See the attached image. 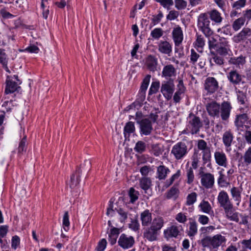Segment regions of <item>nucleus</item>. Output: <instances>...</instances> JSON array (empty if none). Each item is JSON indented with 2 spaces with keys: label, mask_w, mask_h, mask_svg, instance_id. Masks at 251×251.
I'll use <instances>...</instances> for the list:
<instances>
[{
  "label": "nucleus",
  "mask_w": 251,
  "mask_h": 251,
  "mask_svg": "<svg viewBox=\"0 0 251 251\" xmlns=\"http://www.w3.org/2000/svg\"><path fill=\"white\" fill-rule=\"evenodd\" d=\"M140 186L144 190L145 193H148V191L151 186V181L149 177H143L140 180Z\"/></svg>",
  "instance_id": "nucleus-36"
},
{
  "label": "nucleus",
  "mask_w": 251,
  "mask_h": 251,
  "mask_svg": "<svg viewBox=\"0 0 251 251\" xmlns=\"http://www.w3.org/2000/svg\"><path fill=\"white\" fill-rule=\"evenodd\" d=\"M163 151L162 147L159 144H153L151 145V152L155 156H159L162 154Z\"/></svg>",
  "instance_id": "nucleus-45"
},
{
  "label": "nucleus",
  "mask_w": 251,
  "mask_h": 251,
  "mask_svg": "<svg viewBox=\"0 0 251 251\" xmlns=\"http://www.w3.org/2000/svg\"><path fill=\"white\" fill-rule=\"evenodd\" d=\"M245 20L243 17H240L235 20L232 25L234 30L237 31L244 25Z\"/></svg>",
  "instance_id": "nucleus-41"
},
{
  "label": "nucleus",
  "mask_w": 251,
  "mask_h": 251,
  "mask_svg": "<svg viewBox=\"0 0 251 251\" xmlns=\"http://www.w3.org/2000/svg\"><path fill=\"white\" fill-rule=\"evenodd\" d=\"M134 239L131 236L125 233L122 234L118 241V245L124 249H127L132 247L134 244Z\"/></svg>",
  "instance_id": "nucleus-11"
},
{
  "label": "nucleus",
  "mask_w": 251,
  "mask_h": 251,
  "mask_svg": "<svg viewBox=\"0 0 251 251\" xmlns=\"http://www.w3.org/2000/svg\"><path fill=\"white\" fill-rule=\"evenodd\" d=\"M139 195V192L131 187L128 191V196L130 198V202L134 203L138 199Z\"/></svg>",
  "instance_id": "nucleus-40"
},
{
  "label": "nucleus",
  "mask_w": 251,
  "mask_h": 251,
  "mask_svg": "<svg viewBox=\"0 0 251 251\" xmlns=\"http://www.w3.org/2000/svg\"><path fill=\"white\" fill-rule=\"evenodd\" d=\"M7 60V55L4 50L0 49V63L7 69H8Z\"/></svg>",
  "instance_id": "nucleus-47"
},
{
  "label": "nucleus",
  "mask_w": 251,
  "mask_h": 251,
  "mask_svg": "<svg viewBox=\"0 0 251 251\" xmlns=\"http://www.w3.org/2000/svg\"><path fill=\"white\" fill-rule=\"evenodd\" d=\"M140 133L142 135H149L153 130L152 122L148 118H144L139 124Z\"/></svg>",
  "instance_id": "nucleus-8"
},
{
  "label": "nucleus",
  "mask_w": 251,
  "mask_h": 251,
  "mask_svg": "<svg viewBox=\"0 0 251 251\" xmlns=\"http://www.w3.org/2000/svg\"><path fill=\"white\" fill-rule=\"evenodd\" d=\"M246 4V0H238L231 3V6L233 9L239 10L244 7Z\"/></svg>",
  "instance_id": "nucleus-49"
},
{
  "label": "nucleus",
  "mask_w": 251,
  "mask_h": 251,
  "mask_svg": "<svg viewBox=\"0 0 251 251\" xmlns=\"http://www.w3.org/2000/svg\"><path fill=\"white\" fill-rule=\"evenodd\" d=\"M179 192L178 189L175 186H173L167 193V198L171 199L176 196Z\"/></svg>",
  "instance_id": "nucleus-53"
},
{
  "label": "nucleus",
  "mask_w": 251,
  "mask_h": 251,
  "mask_svg": "<svg viewBox=\"0 0 251 251\" xmlns=\"http://www.w3.org/2000/svg\"><path fill=\"white\" fill-rule=\"evenodd\" d=\"M188 152V149L186 144L184 142H179L173 146L171 153L176 160H179L182 159Z\"/></svg>",
  "instance_id": "nucleus-3"
},
{
  "label": "nucleus",
  "mask_w": 251,
  "mask_h": 251,
  "mask_svg": "<svg viewBox=\"0 0 251 251\" xmlns=\"http://www.w3.org/2000/svg\"><path fill=\"white\" fill-rule=\"evenodd\" d=\"M146 65L148 69L152 72L157 71L158 65L157 59L154 56L150 55L146 59Z\"/></svg>",
  "instance_id": "nucleus-26"
},
{
  "label": "nucleus",
  "mask_w": 251,
  "mask_h": 251,
  "mask_svg": "<svg viewBox=\"0 0 251 251\" xmlns=\"http://www.w3.org/2000/svg\"><path fill=\"white\" fill-rule=\"evenodd\" d=\"M158 50L161 53L170 56L172 52V46L167 41H160L158 45Z\"/></svg>",
  "instance_id": "nucleus-19"
},
{
  "label": "nucleus",
  "mask_w": 251,
  "mask_h": 251,
  "mask_svg": "<svg viewBox=\"0 0 251 251\" xmlns=\"http://www.w3.org/2000/svg\"><path fill=\"white\" fill-rule=\"evenodd\" d=\"M169 168L164 165H160L157 168V178L160 179H165L167 176V174L170 172Z\"/></svg>",
  "instance_id": "nucleus-33"
},
{
  "label": "nucleus",
  "mask_w": 251,
  "mask_h": 251,
  "mask_svg": "<svg viewBox=\"0 0 251 251\" xmlns=\"http://www.w3.org/2000/svg\"><path fill=\"white\" fill-rule=\"evenodd\" d=\"M81 170L78 169L76 170L75 174L72 175L71 177L70 186L71 188H75L79 183Z\"/></svg>",
  "instance_id": "nucleus-31"
},
{
  "label": "nucleus",
  "mask_w": 251,
  "mask_h": 251,
  "mask_svg": "<svg viewBox=\"0 0 251 251\" xmlns=\"http://www.w3.org/2000/svg\"><path fill=\"white\" fill-rule=\"evenodd\" d=\"M232 109L230 102L224 101L220 105V116L223 121L227 123L228 122Z\"/></svg>",
  "instance_id": "nucleus-9"
},
{
  "label": "nucleus",
  "mask_w": 251,
  "mask_h": 251,
  "mask_svg": "<svg viewBox=\"0 0 251 251\" xmlns=\"http://www.w3.org/2000/svg\"><path fill=\"white\" fill-rule=\"evenodd\" d=\"M107 244V241L105 239H101L98 243L96 247L97 251H103L105 249Z\"/></svg>",
  "instance_id": "nucleus-63"
},
{
  "label": "nucleus",
  "mask_w": 251,
  "mask_h": 251,
  "mask_svg": "<svg viewBox=\"0 0 251 251\" xmlns=\"http://www.w3.org/2000/svg\"><path fill=\"white\" fill-rule=\"evenodd\" d=\"M189 125L192 134H197L202 126V123L199 117L196 116L192 113L189 116Z\"/></svg>",
  "instance_id": "nucleus-10"
},
{
  "label": "nucleus",
  "mask_w": 251,
  "mask_h": 251,
  "mask_svg": "<svg viewBox=\"0 0 251 251\" xmlns=\"http://www.w3.org/2000/svg\"><path fill=\"white\" fill-rule=\"evenodd\" d=\"M227 77L229 82L234 85L239 84L242 80V75L236 70H231L228 73Z\"/></svg>",
  "instance_id": "nucleus-17"
},
{
  "label": "nucleus",
  "mask_w": 251,
  "mask_h": 251,
  "mask_svg": "<svg viewBox=\"0 0 251 251\" xmlns=\"http://www.w3.org/2000/svg\"><path fill=\"white\" fill-rule=\"evenodd\" d=\"M175 7L178 10L185 9L187 6V2L184 0H175Z\"/></svg>",
  "instance_id": "nucleus-54"
},
{
  "label": "nucleus",
  "mask_w": 251,
  "mask_h": 251,
  "mask_svg": "<svg viewBox=\"0 0 251 251\" xmlns=\"http://www.w3.org/2000/svg\"><path fill=\"white\" fill-rule=\"evenodd\" d=\"M196 46L201 49L205 45V41L203 37L201 35H198L195 43Z\"/></svg>",
  "instance_id": "nucleus-60"
},
{
  "label": "nucleus",
  "mask_w": 251,
  "mask_h": 251,
  "mask_svg": "<svg viewBox=\"0 0 251 251\" xmlns=\"http://www.w3.org/2000/svg\"><path fill=\"white\" fill-rule=\"evenodd\" d=\"M219 83L214 77H208L204 83V88L208 94H212L218 91Z\"/></svg>",
  "instance_id": "nucleus-7"
},
{
  "label": "nucleus",
  "mask_w": 251,
  "mask_h": 251,
  "mask_svg": "<svg viewBox=\"0 0 251 251\" xmlns=\"http://www.w3.org/2000/svg\"><path fill=\"white\" fill-rule=\"evenodd\" d=\"M91 163L89 160H85L84 163L81 165L79 168L81 171L88 172L91 169Z\"/></svg>",
  "instance_id": "nucleus-59"
},
{
  "label": "nucleus",
  "mask_w": 251,
  "mask_h": 251,
  "mask_svg": "<svg viewBox=\"0 0 251 251\" xmlns=\"http://www.w3.org/2000/svg\"><path fill=\"white\" fill-rule=\"evenodd\" d=\"M174 90L175 85L173 79H170L169 80L162 82L161 92L167 100L171 99Z\"/></svg>",
  "instance_id": "nucleus-4"
},
{
  "label": "nucleus",
  "mask_w": 251,
  "mask_h": 251,
  "mask_svg": "<svg viewBox=\"0 0 251 251\" xmlns=\"http://www.w3.org/2000/svg\"><path fill=\"white\" fill-rule=\"evenodd\" d=\"M208 46L210 50L216 49L218 44L217 40L213 37H208Z\"/></svg>",
  "instance_id": "nucleus-55"
},
{
  "label": "nucleus",
  "mask_w": 251,
  "mask_h": 251,
  "mask_svg": "<svg viewBox=\"0 0 251 251\" xmlns=\"http://www.w3.org/2000/svg\"><path fill=\"white\" fill-rule=\"evenodd\" d=\"M146 145L145 142L142 141H138L134 147V151L138 152L141 153L146 151Z\"/></svg>",
  "instance_id": "nucleus-44"
},
{
  "label": "nucleus",
  "mask_w": 251,
  "mask_h": 251,
  "mask_svg": "<svg viewBox=\"0 0 251 251\" xmlns=\"http://www.w3.org/2000/svg\"><path fill=\"white\" fill-rule=\"evenodd\" d=\"M164 33L163 30L161 28H155L151 31V35L154 39H159Z\"/></svg>",
  "instance_id": "nucleus-46"
},
{
  "label": "nucleus",
  "mask_w": 251,
  "mask_h": 251,
  "mask_svg": "<svg viewBox=\"0 0 251 251\" xmlns=\"http://www.w3.org/2000/svg\"><path fill=\"white\" fill-rule=\"evenodd\" d=\"M200 57L194 49L191 50L190 61L193 64H195Z\"/></svg>",
  "instance_id": "nucleus-57"
},
{
  "label": "nucleus",
  "mask_w": 251,
  "mask_h": 251,
  "mask_svg": "<svg viewBox=\"0 0 251 251\" xmlns=\"http://www.w3.org/2000/svg\"><path fill=\"white\" fill-rule=\"evenodd\" d=\"M210 21L205 13L201 14L198 18V27L206 37L211 36L213 31L210 27Z\"/></svg>",
  "instance_id": "nucleus-2"
},
{
  "label": "nucleus",
  "mask_w": 251,
  "mask_h": 251,
  "mask_svg": "<svg viewBox=\"0 0 251 251\" xmlns=\"http://www.w3.org/2000/svg\"><path fill=\"white\" fill-rule=\"evenodd\" d=\"M206 14L208 18H209L212 22L215 25H220L223 20V18L221 14L217 9H212L208 11Z\"/></svg>",
  "instance_id": "nucleus-18"
},
{
  "label": "nucleus",
  "mask_w": 251,
  "mask_h": 251,
  "mask_svg": "<svg viewBox=\"0 0 251 251\" xmlns=\"http://www.w3.org/2000/svg\"><path fill=\"white\" fill-rule=\"evenodd\" d=\"M0 15L4 19H11L14 17L13 15L8 12L5 8L0 10Z\"/></svg>",
  "instance_id": "nucleus-61"
},
{
  "label": "nucleus",
  "mask_w": 251,
  "mask_h": 251,
  "mask_svg": "<svg viewBox=\"0 0 251 251\" xmlns=\"http://www.w3.org/2000/svg\"><path fill=\"white\" fill-rule=\"evenodd\" d=\"M141 220L143 226H148L152 221L151 213L149 210H146L141 213Z\"/></svg>",
  "instance_id": "nucleus-28"
},
{
  "label": "nucleus",
  "mask_w": 251,
  "mask_h": 251,
  "mask_svg": "<svg viewBox=\"0 0 251 251\" xmlns=\"http://www.w3.org/2000/svg\"><path fill=\"white\" fill-rule=\"evenodd\" d=\"M233 139V135L230 130L225 131L223 135V142L225 147L228 149L231 146Z\"/></svg>",
  "instance_id": "nucleus-29"
},
{
  "label": "nucleus",
  "mask_w": 251,
  "mask_h": 251,
  "mask_svg": "<svg viewBox=\"0 0 251 251\" xmlns=\"http://www.w3.org/2000/svg\"><path fill=\"white\" fill-rule=\"evenodd\" d=\"M244 162L246 165L251 164V147H250L245 152L243 156Z\"/></svg>",
  "instance_id": "nucleus-51"
},
{
  "label": "nucleus",
  "mask_w": 251,
  "mask_h": 251,
  "mask_svg": "<svg viewBox=\"0 0 251 251\" xmlns=\"http://www.w3.org/2000/svg\"><path fill=\"white\" fill-rule=\"evenodd\" d=\"M216 163L220 166L226 167L227 160L226 154L223 151H216L214 152Z\"/></svg>",
  "instance_id": "nucleus-21"
},
{
  "label": "nucleus",
  "mask_w": 251,
  "mask_h": 251,
  "mask_svg": "<svg viewBox=\"0 0 251 251\" xmlns=\"http://www.w3.org/2000/svg\"><path fill=\"white\" fill-rule=\"evenodd\" d=\"M217 199L220 206L223 208L232 204L227 193L224 191H222L219 193Z\"/></svg>",
  "instance_id": "nucleus-23"
},
{
  "label": "nucleus",
  "mask_w": 251,
  "mask_h": 251,
  "mask_svg": "<svg viewBox=\"0 0 251 251\" xmlns=\"http://www.w3.org/2000/svg\"><path fill=\"white\" fill-rule=\"evenodd\" d=\"M199 207L200 210L203 213L210 214L211 212L213 213L212 207L208 201L203 200L200 204Z\"/></svg>",
  "instance_id": "nucleus-37"
},
{
  "label": "nucleus",
  "mask_w": 251,
  "mask_h": 251,
  "mask_svg": "<svg viewBox=\"0 0 251 251\" xmlns=\"http://www.w3.org/2000/svg\"><path fill=\"white\" fill-rule=\"evenodd\" d=\"M245 56L240 55L239 56H232L229 58L228 64L235 66L237 68L241 69L246 62Z\"/></svg>",
  "instance_id": "nucleus-15"
},
{
  "label": "nucleus",
  "mask_w": 251,
  "mask_h": 251,
  "mask_svg": "<svg viewBox=\"0 0 251 251\" xmlns=\"http://www.w3.org/2000/svg\"><path fill=\"white\" fill-rule=\"evenodd\" d=\"M178 84L177 85V90L176 91L183 94L185 91V87L184 85L182 79H178Z\"/></svg>",
  "instance_id": "nucleus-64"
},
{
  "label": "nucleus",
  "mask_w": 251,
  "mask_h": 251,
  "mask_svg": "<svg viewBox=\"0 0 251 251\" xmlns=\"http://www.w3.org/2000/svg\"><path fill=\"white\" fill-rule=\"evenodd\" d=\"M150 226L157 232L161 229L164 225V220L162 217H158L154 218Z\"/></svg>",
  "instance_id": "nucleus-35"
},
{
  "label": "nucleus",
  "mask_w": 251,
  "mask_h": 251,
  "mask_svg": "<svg viewBox=\"0 0 251 251\" xmlns=\"http://www.w3.org/2000/svg\"><path fill=\"white\" fill-rule=\"evenodd\" d=\"M249 120V117L247 114L244 113L237 115L234 121L235 126L238 130L242 131L244 126V124Z\"/></svg>",
  "instance_id": "nucleus-16"
},
{
  "label": "nucleus",
  "mask_w": 251,
  "mask_h": 251,
  "mask_svg": "<svg viewBox=\"0 0 251 251\" xmlns=\"http://www.w3.org/2000/svg\"><path fill=\"white\" fill-rule=\"evenodd\" d=\"M199 175L201 178V185L206 188H212L214 184V175L203 171V168L201 167L199 171Z\"/></svg>",
  "instance_id": "nucleus-5"
},
{
  "label": "nucleus",
  "mask_w": 251,
  "mask_h": 251,
  "mask_svg": "<svg viewBox=\"0 0 251 251\" xmlns=\"http://www.w3.org/2000/svg\"><path fill=\"white\" fill-rule=\"evenodd\" d=\"M26 141V137L25 136L23 138L19 143L18 147V153H22L24 151H25Z\"/></svg>",
  "instance_id": "nucleus-62"
},
{
  "label": "nucleus",
  "mask_w": 251,
  "mask_h": 251,
  "mask_svg": "<svg viewBox=\"0 0 251 251\" xmlns=\"http://www.w3.org/2000/svg\"><path fill=\"white\" fill-rule=\"evenodd\" d=\"M226 241L225 236L221 234H216L213 236H205L198 241L204 249L206 248L210 250L217 249L223 243Z\"/></svg>",
  "instance_id": "nucleus-1"
},
{
  "label": "nucleus",
  "mask_w": 251,
  "mask_h": 251,
  "mask_svg": "<svg viewBox=\"0 0 251 251\" xmlns=\"http://www.w3.org/2000/svg\"><path fill=\"white\" fill-rule=\"evenodd\" d=\"M176 220L180 223L184 224L187 221V216L185 214L180 212L176 215Z\"/></svg>",
  "instance_id": "nucleus-58"
},
{
  "label": "nucleus",
  "mask_w": 251,
  "mask_h": 251,
  "mask_svg": "<svg viewBox=\"0 0 251 251\" xmlns=\"http://www.w3.org/2000/svg\"><path fill=\"white\" fill-rule=\"evenodd\" d=\"M172 37L176 47H179L183 40V34L181 28L177 25L173 28Z\"/></svg>",
  "instance_id": "nucleus-14"
},
{
  "label": "nucleus",
  "mask_w": 251,
  "mask_h": 251,
  "mask_svg": "<svg viewBox=\"0 0 251 251\" xmlns=\"http://www.w3.org/2000/svg\"><path fill=\"white\" fill-rule=\"evenodd\" d=\"M162 76L166 78H171L176 75V70L173 65L165 66L162 71Z\"/></svg>",
  "instance_id": "nucleus-27"
},
{
  "label": "nucleus",
  "mask_w": 251,
  "mask_h": 251,
  "mask_svg": "<svg viewBox=\"0 0 251 251\" xmlns=\"http://www.w3.org/2000/svg\"><path fill=\"white\" fill-rule=\"evenodd\" d=\"M151 77V75H148L143 79L138 95V99L141 101H143L145 99L146 91L148 88Z\"/></svg>",
  "instance_id": "nucleus-22"
},
{
  "label": "nucleus",
  "mask_w": 251,
  "mask_h": 251,
  "mask_svg": "<svg viewBox=\"0 0 251 251\" xmlns=\"http://www.w3.org/2000/svg\"><path fill=\"white\" fill-rule=\"evenodd\" d=\"M216 53L222 56H226L230 51L228 42L224 38H220L218 44L214 49Z\"/></svg>",
  "instance_id": "nucleus-12"
},
{
  "label": "nucleus",
  "mask_w": 251,
  "mask_h": 251,
  "mask_svg": "<svg viewBox=\"0 0 251 251\" xmlns=\"http://www.w3.org/2000/svg\"><path fill=\"white\" fill-rule=\"evenodd\" d=\"M197 196V194L194 192L189 194L186 197V205H192L196 201Z\"/></svg>",
  "instance_id": "nucleus-42"
},
{
  "label": "nucleus",
  "mask_w": 251,
  "mask_h": 251,
  "mask_svg": "<svg viewBox=\"0 0 251 251\" xmlns=\"http://www.w3.org/2000/svg\"><path fill=\"white\" fill-rule=\"evenodd\" d=\"M251 35V29L249 27H244L243 29L233 38L234 41L239 43L241 41L246 39L247 37Z\"/></svg>",
  "instance_id": "nucleus-24"
},
{
  "label": "nucleus",
  "mask_w": 251,
  "mask_h": 251,
  "mask_svg": "<svg viewBox=\"0 0 251 251\" xmlns=\"http://www.w3.org/2000/svg\"><path fill=\"white\" fill-rule=\"evenodd\" d=\"M159 86L160 83L159 81L152 82L149 90V94L151 95L153 94L156 93L158 91Z\"/></svg>",
  "instance_id": "nucleus-52"
},
{
  "label": "nucleus",
  "mask_w": 251,
  "mask_h": 251,
  "mask_svg": "<svg viewBox=\"0 0 251 251\" xmlns=\"http://www.w3.org/2000/svg\"><path fill=\"white\" fill-rule=\"evenodd\" d=\"M179 233L178 227L172 226L164 231V234L167 238L176 237Z\"/></svg>",
  "instance_id": "nucleus-34"
},
{
  "label": "nucleus",
  "mask_w": 251,
  "mask_h": 251,
  "mask_svg": "<svg viewBox=\"0 0 251 251\" xmlns=\"http://www.w3.org/2000/svg\"><path fill=\"white\" fill-rule=\"evenodd\" d=\"M198 232V224L195 221L189 222V227L187 234L190 237H194Z\"/></svg>",
  "instance_id": "nucleus-38"
},
{
  "label": "nucleus",
  "mask_w": 251,
  "mask_h": 251,
  "mask_svg": "<svg viewBox=\"0 0 251 251\" xmlns=\"http://www.w3.org/2000/svg\"><path fill=\"white\" fill-rule=\"evenodd\" d=\"M135 130L134 124L132 122H127L124 127V134L126 137L127 134L129 136L131 133H133Z\"/></svg>",
  "instance_id": "nucleus-39"
},
{
  "label": "nucleus",
  "mask_w": 251,
  "mask_h": 251,
  "mask_svg": "<svg viewBox=\"0 0 251 251\" xmlns=\"http://www.w3.org/2000/svg\"><path fill=\"white\" fill-rule=\"evenodd\" d=\"M237 93L238 102L241 104L246 105L247 101L246 94L240 90H238Z\"/></svg>",
  "instance_id": "nucleus-48"
},
{
  "label": "nucleus",
  "mask_w": 251,
  "mask_h": 251,
  "mask_svg": "<svg viewBox=\"0 0 251 251\" xmlns=\"http://www.w3.org/2000/svg\"><path fill=\"white\" fill-rule=\"evenodd\" d=\"M243 188L241 187H233L230 189V194L236 205L239 206L241 201V194Z\"/></svg>",
  "instance_id": "nucleus-20"
},
{
  "label": "nucleus",
  "mask_w": 251,
  "mask_h": 251,
  "mask_svg": "<svg viewBox=\"0 0 251 251\" xmlns=\"http://www.w3.org/2000/svg\"><path fill=\"white\" fill-rule=\"evenodd\" d=\"M157 232L151 227H148L144 232V237L150 241H155L157 238Z\"/></svg>",
  "instance_id": "nucleus-30"
},
{
  "label": "nucleus",
  "mask_w": 251,
  "mask_h": 251,
  "mask_svg": "<svg viewBox=\"0 0 251 251\" xmlns=\"http://www.w3.org/2000/svg\"><path fill=\"white\" fill-rule=\"evenodd\" d=\"M197 147L199 150L202 151L203 163L205 164L211 158L210 149L207 146V143L202 139L198 140Z\"/></svg>",
  "instance_id": "nucleus-6"
},
{
  "label": "nucleus",
  "mask_w": 251,
  "mask_h": 251,
  "mask_svg": "<svg viewBox=\"0 0 251 251\" xmlns=\"http://www.w3.org/2000/svg\"><path fill=\"white\" fill-rule=\"evenodd\" d=\"M120 234V229L116 227L112 228L108 233V241L112 245H114L117 241V238Z\"/></svg>",
  "instance_id": "nucleus-32"
},
{
  "label": "nucleus",
  "mask_w": 251,
  "mask_h": 251,
  "mask_svg": "<svg viewBox=\"0 0 251 251\" xmlns=\"http://www.w3.org/2000/svg\"><path fill=\"white\" fill-rule=\"evenodd\" d=\"M210 53L212 55V59L216 64L219 66H222L224 64V59L222 57L219 56V54L216 53L214 51H211Z\"/></svg>",
  "instance_id": "nucleus-43"
},
{
  "label": "nucleus",
  "mask_w": 251,
  "mask_h": 251,
  "mask_svg": "<svg viewBox=\"0 0 251 251\" xmlns=\"http://www.w3.org/2000/svg\"><path fill=\"white\" fill-rule=\"evenodd\" d=\"M226 217L228 219L229 217L232 215V214L234 213L233 211V205L232 204L223 207Z\"/></svg>",
  "instance_id": "nucleus-56"
},
{
  "label": "nucleus",
  "mask_w": 251,
  "mask_h": 251,
  "mask_svg": "<svg viewBox=\"0 0 251 251\" xmlns=\"http://www.w3.org/2000/svg\"><path fill=\"white\" fill-rule=\"evenodd\" d=\"M5 93L6 94H11L15 92L19 87L17 82L13 81L9 76L7 77L6 82Z\"/></svg>",
  "instance_id": "nucleus-25"
},
{
  "label": "nucleus",
  "mask_w": 251,
  "mask_h": 251,
  "mask_svg": "<svg viewBox=\"0 0 251 251\" xmlns=\"http://www.w3.org/2000/svg\"><path fill=\"white\" fill-rule=\"evenodd\" d=\"M220 104L215 101H212L206 104V109L209 116L212 117L220 116Z\"/></svg>",
  "instance_id": "nucleus-13"
},
{
  "label": "nucleus",
  "mask_w": 251,
  "mask_h": 251,
  "mask_svg": "<svg viewBox=\"0 0 251 251\" xmlns=\"http://www.w3.org/2000/svg\"><path fill=\"white\" fill-rule=\"evenodd\" d=\"M180 175V170H178L176 174H174L170 179L166 180L165 184L167 187L170 186L176 179H178Z\"/></svg>",
  "instance_id": "nucleus-50"
}]
</instances>
